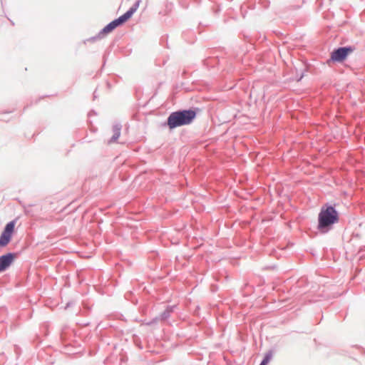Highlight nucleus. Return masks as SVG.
Returning a JSON list of instances; mask_svg holds the SVG:
<instances>
[{"label": "nucleus", "instance_id": "1", "mask_svg": "<svg viewBox=\"0 0 365 365\" xmlns=\"http://www.w3.org/2000/svg\"><path fill=\"white\" fill-rule=\"evenodd\" d=\"M195 112L190 110L174 112L168 117V125L170 128L187 125L195 118Z\"/></svg>", "mask_w": 365, "mask_h": 365}, {"label": "nucleus", "instance_id": "2", "mask_svg": "<svg viewBox=\"0 0 365 365\" xmlns=\"http://www.w3.org/2000/svg\"><path fill=\"white\" fill-rule=\"evenodd\" d=\"M338 215L336 210L332 207H328L326 209H322L319 215L318 228L321 232H327L329 227L337 222Z\"/></svg>", "mask_w": 365, "mask_h": 365}, {"label": "nucleus", "instance_id": "3", "mask_svg": "<svg viewBox=\"0 0 365 365\" xmlns=\"http://www.w3.org/2000/svg\"><path fill=\"white\" fill-rule=\"evenodd\" d=\"M139 4L140 1H138L135 3V4L132 8H130L127 12H125L123 15L120 16L118 19L111 21L106 26H105L101 31L99 35H107L108 34L112 32L116 27L127 21L130 18H131L134 12H135V11L139 6Z\"/></svg>", "mask_w": 365, "mask_h": 365}, {"label": "nucleus", "instance_id": "4", "mask_svg": "<svg viewBox=\"0 0 365 365\" xmlns=\"http://www.w3.org/2000/svg\"><path fill=\"white\" fill-rule=\"evenodd\" d=\"M14 221H11L6 225L4 230L0 237V247H4L9 244L11 240L12 234L14 233Z\"/></svg>", "mask_w": 365, "mask_h": 365}, {"label": "nucleus", "instance_id": "5", "mask_svg": "<svg viewBox=\"0 0 365 365\" xmlns=\"http://www.w3.org/2000/svg\"><path fill=\"white\" fill-rule=\"evenodd\" d=\"M352 48L342 47L339 48L331 53V58L334 61H344L348 54L352 52Z\"/></svg>", "mask_w": 365, "mask_h": 365}, {"label": "nucleus", "instance_id": "6", "mask_svg": "<svg viewBox=\"0 0 365 365\" xmlns=\"http://www.w3.org/2000/svg\"><path fill=\"white\" fill-rule=\"evenodd\" d=\"M14 255L8 253L0 257V272L6 270L13 262Z\"/></svg>", "mask_w": 365, "mask_h": 365}, {"label": "nucleus", "instance_id": "7", "mask_svg": "<svg viewBox=\"0 0 365 365\" xmlns=\"http://www.w3.org/2000/svg\"><path fill=\"white\" fill-rule=\"evenodd\" d=\"M272 357V353H267L265 355L262 361L261 362L260 365H267L270 361Z\"/></svg>", "mask_w": 365, "mask_h": 365}, {"label": "nucleus", "instance_id": "8", "mask_svg": "<svg viewBox=\"0 0 365 365\" xmlns=\"http://www.w3.org/2000/svg\"><path fill=\"white\" fill-rule=\"evenodd\" d=\"M119 136H120V131H119L118 129H117L115 135H113V138L115 140H116V139H118L119 138Z\"/></svg>", "mask_w": 365, "mask_h": 365}]
</instances>
